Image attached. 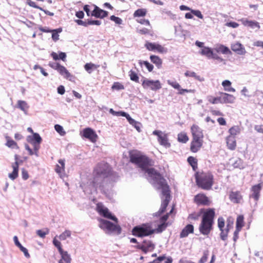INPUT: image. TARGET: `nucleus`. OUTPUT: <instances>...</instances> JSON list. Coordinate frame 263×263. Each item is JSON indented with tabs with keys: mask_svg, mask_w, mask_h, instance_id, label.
<instances>
[{
	"mask_svg": "<svg viewBox=\"0 0 263 263\" xmlns=\"http://www.w3.org/2000/svg\"><path fill=\"white\" fill-rule=\"evenodd\" d=\"M130 160L132 163L136 164L147 174L148 180L155 188L158 190L161 189L162 201L158 212L159 215L162 214L165 211L171 198L169 186L166 180L154 168L148 167L151 165V160L146 156L139 152H135L130 154Z\"/></svg>",
	"mask_w": 263,
	"mask_h": 263,
	"instance_id": "obj_1",
	"label": "nucleus"
},
{
	"mask_svg": "<svg viewBox=\"0 0 263 263\" xmlns=\"http://www.w3.org/2000/svg\"><path fill=\"white\" fill-rule=\"evenodd\" d=\"M110 173L111 168L107 163L102 162L98 164L95 170L94 178L90 189L85 187L83 188L84 191L92 194L96 192L97 189H99L102 192L107 194L111 188V185L107 183L106 179Z\"/></svg>",
	"mask_w": 263,
	"mask_h": 263,
	"instance_id": "obj_2",
	"label": "nucleus"
},
{
	"mask_svg": "<svg viewBox=\"0 0 263 263\" xmlns=\"http://www.w3.org/2000/svg\"><path fill=\"white\" fill-rule=\"evenodd\" d=\"M215 211L213 209L206 210L204 213L201 223L199 226L200 233L204 235H208L212 230Z\"/></svg>",
	"mask_w": 263,
	"mask_h": 263,
	"instance_id": "obj_3",
	"label": "nucleus"
},
{
	"mask_svg": "<svg viewBox=\"0 0 263 263\" xmlns=\"http://www.w3.org/2000/svg\"><path fill=\"white\" fill-rule=\"evenodd\" d=\"M213 176L210 174H202L196 177V182L199 186L204 190H210L213 184Z\"/></svg>",
	"mask_w": 263,
	"mask_h": 263,
	"instance_id": "obj_4",
	"label": "nucleus"
},
{
	"mask_svg": "<svg viewBox=\"0 0 263 263\" xmlns=\"http://www.w3.org/2000/svg\"><path fill=\"white\" fill-rule=\"evenodd\" d=\"M155 230L148 224H143L141 226L135 227L132 231L133 234L137 237L148 236L154 233Z\"/></svg>",
	"mask_w": 263,
	"mask_h": 263,
	"instance_id": "obj_5",
	"label": "nucleus"
},
{
	"mask_svg": "<svg viewBox=\"0 0 263 263\" xmlns=\"http://www.w3.org/2000/svg\"><path fill=\"white\" fill-rule=\"evenodd\" d=\"M99 227L105 231L106 233L115 232L117 234L121 233V228L119 226L106 220L100 219Z\"/></svg>",
	"mask_w": 263,
	"mask_h": 263,
	"instance_id": "obj_6",
	"label": "nucleus"
},
{
	"mask_svg": "<svg viewBox=\"0 0 263 263\" xmlns=\"http://www.w3.org/2000/svg\"><path fill=\"white\" fill-rule=\"evenodd\" d=\"M97 210L98 213L104 217L112 220L117 223L118 219L108 211V209L104 206L101 203H98L97 205Z\"/></svg>",
	"mask_w": 263,
	"mask_h": 263,
	"instance_id": "obj_7",
	"label": "nucleus"
},
{
	"mask_svg": "<svg viewBox=\"0 0 263 263\" xmlns=\"http://www.w3.org/2000/svg\"><path fill=\"white\" fill-rule=\"evenodd\" d=\"M145 47L149 51H157L160 53H165L167 51V48L156 43L146 42Z\"/></svg>",
	"mask_w": 263,
	"mask_h": 263,
	"instance_id": "obj_8",
	"label": "nucleus"
},
{
	"mask_svg": "<svg viewBox=\"0 0 263 263\" xmlns=\"http://www.w3.org/2000/svg\"><path fill=\"white\" fill-rule=\"evenodd\" d=\"M143 88L147 89L149 88L151 90L156 91L161 88V85L159 80L153 81L144 79L142 83Z\"/></svg>",
	"mask_w": 263,
	"mask_h": 263,
	"instance_id": "obj_9",
	"label": "nucleus"
},
{
	"mask_svg": "<svg viewBox=\"0 0 263 263\" xmlns=\"http://www.w3.org/2000/svg\"><path fill=\"white\" fill-rule=\"evenodd\" d=\"M153 134L157 136L158 140L161 145L166 148L169 147L170 146L171 144L168 142V139L166 135L163 134L162 131L156 130L153 132Z\"/></svg>",
	"mask_w": 263,
	"mask_h": 263,
	"instance_id": "obj_10",
	"label": "nucleus"
},
{
	"mask_svg": "<svg viewBox=\"0 0 263 263\" xmlns=\"http://www.w3.org/2000/svg\"><path fill=\"white\" fill-rule=\"evenodd\" d=\"M191 132L193 139H203V134L202 130L197 125H193L191 127Z\"/></svg>",
	"mask_w": 263,
	"mask_h": 263,
	"instance_id": "obj_11",
	"label": "nucleus"
},
{
	"mask_svg": "<svg viewBox=\"0 0 263 263\" xmlns=\"http://www.w3.org/2000/svg\"><path fill=\"white\" fill-rule=\"evenodd\" d=\"M220 96V103L227 104V103H233L235 100V97L233 95L221 92Z\"/></svg>",
	"mask_w": 263,
	"mask_h": 263,
	"instance_id": "obj_12",
	"label": "nucleus"
},
{
	"mask_svg": "<svg viewBox=\"0 0 263 263\" xmlns=\"http://www.w3.org/2000/svg\"><path fill=\"white\" fill-rule=\"evenodd\" d=\"M231 49L239 55H245L246 53V49L239 42L232 44Z\"/></svg>",
	"mask_w": 263,
	"mask_h": 263,
	"instance_id": "obj_13",
	"label": "nucleus"
},
{
	"mask_svg": "<svg viewBox=\"0 0 263 263\" xmlns=\"http://www.w3.org/2000/svg\"><path fill=\"white\" fill-rule=\"evenodd\" d=\"M203 139H193L191 144V151L193 153L197 152L203 144Z\"/></svg>",
	"mask_w": 263,
	"mask_h": 263,
	"instance_id": "obj_14",
	"label": "nucleus"
},
{
	"mask_svg": "<svg viewBox=\"0 0 263 263\" xmlns=\"http://www.w3.org/2000/svg\"><path fill=\"white\" fill-rule=\"evenodd\" d=\"M91 15L97 18H103L107 16L108 12L95 6V9L91 12Z\"/></svg>",
	"mask_w": 263,
	"mask_h": 263,
	"instance_id": "obj_15",
	"label": "nucleus"
},
{
	"mask_svg": "<svg viewBox=\"0 0 263 263\" xmlns=\"http://www.w3.org/2000/svg\"><path fill=\"white\" fill-rule=\"evenodd\" d=\"M239 21H240L244 26L249 27L252 29L257 28L259 29L260 28L259 24L257 22L248 20L245 18H241Z\"/></svg>",
	"mask_w": 263,
	"mask_h": 263,
	"instance_id": "obj_16",
	"label": "nucleus"
},
{
	"mask_svg": "<svg viewBox=\"0 0 263 263\" xmlns=\"http://www.w3.org/2000/svg\"><path fill=\"white\" fill-rule=\"evenodd\" d=\"M61 256V258L58 261V263H71V257L70 255L67 251L64 250L59 252Z\"/></svg>",
	"mask_w": 263,
	"mask_h": 263,
	"instance_id": "obj_17",
	"label": "nucleus"
},
{
	"mask_svg": "<svg viewBox=\"0 0 263 263\" xmlns=\"http://www.w3.org/2000/svg\"><path fill=\"white\" fill-rule=\"evenodd\" d=\"M59 164H57L55 167V172L60 175L61 178L64 176L65 171V160L60 159L58 161Z\"/></svg>",
	"mask_w": 263,
	"mask_h": 263,
	"instance_id": "obj_18",
	"label": "nucleus"
},
{
	"mask_svg": "<svg viewBox=\"0 0 263 263\" xmlns=\"http://www.w3.org/2000/svg\"><path fill=\"white\" fill-rule=\"evenodd\" d=\"M195 200L198 204L208 205L209 201L208 198L203 194H198L195 197Z\"/></svg>",
	"mask_w": 263,
	"mask_h": 263,
	"instance_id": "obj_19",
	"label": "nucleus"
},
{
	"mask_svg": "<svg viewBox=\"0 0 263 263\" xmlns=\"http://www.w3.org/2000/svg\"><path fill=\"white\" fill-rule=\"evenodd\" d=\"M83 136L92 141H95L97 137V135L93 130L90 128H86L84 129Z\"/></svg>",
	"mask_w": 263,
	"mask_h": 263,
	"instance_id": "obj_20",
	"label": "nucleus"
},
{
	"mask_svg": "<svg viewBox=\"0 0 263 263\" xmlns=\"http://www.w3.org/2000/svg\"><path fill=\"white\" fill-rule=\"evenodd\" d=\"M27 140L30 143H38L40 144L42 142V138L40 135L37 133H33L32 136H28L27 137Z\"/></svg>",
	"mask_w": 263,
	"mask_h": 263,
	"instance_id": "obj_21",
	"label": "nucleus"
},
{
	"mask_svg": "<svg viewBox=\"0 0 263 263\" xmlns=\"http://www.w3.org/2000/svg\"><path fill=\"white\" fill-rule=\"evenodd\" d=\"M261 186L260 184H258L252 187V194L250 197L253 198L255 200H257L259 197V193L261 190Z\"/></svg>",
	"mask_w": 263,
	"mask_h": 263,
	"instance_id": "obj_22",
	"label": "nucleus"
},
{
	"mask_svg": "<svg viewBox=\"0 0 263 263\" xmlns=\"http://www.w3.org/2000/svg\"><path fill=\"white\" fill-rule=\"evenodd\" d=\"M194 232V227L192 224H187L181 231L180 234V238L186 237L190 233Z\"/></svg>",
	"mask_w": 263,
	"mask_h": 263,
	"instance_id": "obj_23",
	"label": "nucleus"
},
{
	"mask_svg": "<svg viewBox=\"0 0 263 263\" xmlns=\"http://www.w3.org/2000/svg\"><path fill=\"white\" fill-rule=\"evenodd\" d=\"M227 144L228 148L231 150H234L236 146L235 137L232 136H229L227 139Z\"/></svg>",
	"mask_w": 263,
	"mask_h": 263,
	"instance_id": "obj_24",
	"label": "nucleus"
},
{
	"mask_svg": "<svg viewBox=\"0 0 263 263\" xmlns=\"http://www.w3.org/2000/svg\"><path fill=\"white\" fill-rule=\"evenodd\" d=\"M214 50L217 52H220L222 54H231V52L229 48L223 45H217L215 48Z\"/></svg>",
	"mask_w": 263,
	"mask_h": 263,
	"instance_id": "obj_25",
	"label": "nucleus"
},
{
	"mask_svg": "<svg viewBox=\"0 0 263 263\" xmlns=\"http://www.w3.org/2000/svg\"><path fill=\"white\" fill-rule=\"evenodd\" d=\"M213 50L209 47H204L200 51V53L202 55L206 56L208 58L211 59L213 54Z\"/></svg>",
	"mask_w": 263,
	"mask_h": 263,
	"instance_id": "obj_26",
	"label": "nucleus"
},
{
	"mask_svg": "<svg viewBox=\"0 0 263 263\" xmlns=\"http://www.w3.org/2000/svg\"><path fill=\"white\" fill-rule=\"evenodd\" d=\"M230 198L233 202L238 203L241 199V196L239 192H232L230 195Z\"/></svg>",
	"mask_w": 263,
	"mask_h": 263,
	"instance_id": "obj_27",
	"label": "nucleus"
},
{
	"mask_svg": "<svg viewBox=\"0 0 263 263\" xmlns=\"http://www.w3.org/2000/svg\"><path fill=\"white\" fill-rule=\"evenodd\" d=\"M58 71L65 78L70 80L69 78L71 75L64 66L61 65Z\"/></svg>",
	"mask_w": 263,
	"mask_h": 263,
	"instance_id": "obj_28",
	"label": "nucleus"
},
{
	"mask_svg": "<svg viewBox=\"0 0 263 263\" xmlns=\"http://www.w3.org/2000/svg\"><path fill=\"white\" fill-rule=\"evenodd\" d=\"M142 245L145 248L143 250V252L145 253L154 249V245L151 241L144 240L143 241Z\"/></svg>",
	"mask_w": 263,
	"mask_h": 263,
	"instance_id": "obj_29",
	"label": "nucleus"
},
{
	"mask_svg": "<svg viewBox=\"0 0 263 263\" xmlns=\"http://www.w3.org/2000/svg\"><path fill=\"white\" fill-rule=\"evenodd\" d=\"M150 59L152 62L155 64L158 68L161 67L162 61L159 57L152 55L150 56Z\"/></svg>",
	"mask_w": 263,
	"mask_h": 263,
	"instance_id": "obj_30",
	"label": "nucleus"
},
{
	"mask_svg": "<svg viewBox=\"0 0 263 263\" xmlns=\"http://www.w3.org/2000/svg\"><path fill=\"white\" fill-rule=\"evenodd\" d=\"M184 75L186 77L194 78L196 80H198L200 82H203L204 80L203 77L197 75V74L194 71H186L185 72Z\"/></svg>",
	"mask_w": 263,
	"mask_h": 263,
	"instance_id": "obj_31",
	"label": "nucleus"
},
{
	"mask_svg": "<svg viewBox=\"0 0 263 263\" xmlns=\"http://www.w3.org/2000/svg\"><path fill=\"white\" fill-rule=\"evenodd\" d=\"M241 132V128L238 126H234L230 128L229 130L230 133L229 136H232L233 137H235L236 136L238 135Z\"/></svg>",
	"mask_w": 263,
	"mask_h": 263,
	"instance_id": "obj_32",
	"label": "nucleus"
},
{
	"mask_svg": "<svg viewBox=\"0 0 263 263\" xmlns=\"http://www.w3.org/2000/svg\"><path fill=\"white\" fill-rule=\"evenodd\" d=\"M222 85L224 88V90L229 92H235V89L231 87V82L229 80H224L222 82Z\"/></svg>",
	"mask_w": 263,
	"mask_h": 263,
	"instance_id": "obj_33",
	"label": "nucleus"
},
{
	"mask_svg": "<svg viewBox=\"0 0 263 263\" xmlns=\"http://www.w3.org/2000/svg\"><path fill=\"white\" fill-rule=\"evenodd\" d=\"M6 139L7 140L6 145L7 146L11 148H18V146H17V143L15 141L11 139V138L9 137L6 136Z\"/></svg>",
	"mask_w": 263,
	"mask_h": 263,
	"instance_id": "obj_34",
	"label": "nucleus"
},
{
	"mask_svg": "<svg viewBox=\"0 0 263 263\" xmlns=\"http://www.w3.org/2000/svg\"><path fill=\"white\" fill-rule=\"evenodd\" d=\"M99 67V65L92 63H86L84 65V68L89 73H91L93 70L96 69Z\"/></svg>",
	"mask_w": 263,
	"mask_h": 263,
	"instance_id": "obj_35",
	"label": "nucleus"
},
{
	"mask_svg": "<svg viewBox=\"0 0 263 263\" xmlns=\"http://www.w3.org/2000/svg\"><path fill=\"white\" fill-rule=\"evenodd\" d=\"M117 114H120L121 116L125 117L130 124L135 123V120L132 118L126 112L124 111H118V112H117Z\"/></svg>",
	"mask_w": 263,
	"mask_h": 263,
	"instance_id": "obj_36",
	"label": "nucleus"
},
{
	"mask_svg": "<svg viewBox=\"0 0 263 263\" xmlns=\"http://www.w3.org/2000/svg\"><path fill=\"white\" fill-rule=\"evenodd\" d=\"M17 107L25 112H26L27 109L28 108V106L27 103L25 101L22 100L18 101Z\"/></svg>",
	"mask_w": 263,
	"mask_h": 263,
	"instance_id": "obj_37",
	"label": "nucleus"
},
{
	"mask_svg": "<svg viewBox=\"0 0 263 263\" xmlns=\"http://www.w3.org/2000/svg\"><path fill=\"white\" fill-rule=\"evenodd\" d=\"M62 31V29L60 28L57 29L52 30L51 32H52V40L56 42L59 39V33L61 32Z\"/></svg>",
	"mask_w": 263,
	"mask_h": 263,
	"instance_id": "obj_38",
	"label": "nucleus"
},
{
	"mask_svg": "<svg viewBox=\"0 0 263 263\" xmlns=\"http://www.w3.org/2000/svg\"><path fill=\"white\" fill-rule=\"evenodd\" d=\"M71 231L69 230H66L64 232H63L60 236H59V239L61 240H65L67 238H69L71 236Z\"/></svg>",
	"mask_w": 263,
	"mask_h": 263,
	"instance_id": "obj_39",
	"label": "nucleus"
},
{
	"mask_svg": "<svg viewBox=\"0 0 263 263\" xmlns=\"http://www.w3.org/2000/svg\"><path fill=\"white\" fill-rule=\"evenodd\" d=\"M139 64L141 66L143 65H144L146 67V68L147 69L148 71H149V72L152 71L153 70V68H154L153 65L152 64H150L147 61H142L139 60Z\"/></svg>",
	"mask_w": 263,
	"mask_h": 263,
	"instance_id": "obj_40",
	"label": "nucleus"
},
{
	"mask_svg": "<svg viewBox=\"0 0 263 263\" xmlns=\"http://www.w3.org/2000/svg\"><path fill=\"white\" fill-rule=\"evenodd\" d=\"M178 140L180 142L185 143L189 140V138L186 134L181 133L178 135Z\"/></svg>",
	"mask_w": 263,
	"mask_h": 263,
	"instance_id": "obj_41",
	"label": "nucleus"
},
{
	"mask_svg": "<svg viewBox=\"0 0 263 263\" xmlns=\"http://www.w3.org/2000/svg\"><path fill=\"white\" fill-rule=\"evenodd\" d=\"M146 10L144 9H139L134 13V17L144 16L146 15Z\"/></svg>",
	"mask_w": 263,
	"mask_h": 263,
	"instance_id": "obj_42",
	"label": "nucleus"
},
{
	"mask_svg": "<svg viewBox=\"0 0 263 263\" xmlns=\"http://www.w3.org/2000/svg\"><path fill=\"white\" fill-rule=\"evenodd\" d=\"M129 76L130 77V79L131 80L135 81L136 82H138L139 81V77L137 74L133 70H130L129 72Z\"/></svg>",
	"mask_w": 263,
	"mask_h": 263,
	"instance_id": "obj_43",
	"label": "nucleus"
},
{
	"mask_svg": "<svg viewBox=\"0 0 263 263\" xmlns=\"http://www.w3.org/2000/svg\"><path fill=\"white\" fill-rule=\"evenodd\" d=\"M54 128L55 130L61 136L65 135L66 132L64 130V129L62 126L59 124L54 125Z\"/></svg>",
	"mask_w": 263,
	"mask_h": 263,
	"instance_id": "obj_44",
	"label": "nucleus"
},
{
	"mask_svg": "<svg viewBox=\"0 0 263 263\" xmlns=\"http://www.w3.org/2000/svg\"><path fill=\"white\" fill-rule=\"evenodd\" d=\"M167 83L174 89H180V84L176 81L168 80H167Z\"/></svg>",
	"mask_w": 263,
	"mask_h": 263,
	"instance_id": "obj_45",
	"label": "nucleus"
},
{
	"mask_svg": "<svg viewBox=\"0 0 263 263\" xmlns=\"http://www.w3.org/2000/svg\"><path fill=\"white\" fill-rule=\"evenodd\" d=\"M53 244L58 249L59 252L63 250L62 248L61 242L57 239V236L53 240Z\"/></svg>",
	"mask_w": 263,
	"mask_h": 263,
	"instance_id": "obj_46",
	"label": "nucleus"
},
{
	"mask_svg": "<svg viewBox=\"0 0 263 263\" xmlns=\"http://www.w3.org/2000/svg\"><path fill=\"white\" fill-rule=\"evenodd\" d=\"M187 161L191 164L194 170H195V167H197V161L194 157H189L187 159Z\"/></svg>",
	"mask_w": 263,
	"mask_h": 263,
	"instance_id": "obj_47",
	"label": "nucleus"
},
{
	"mask_svg": "<svg viewBox=\"0 0 263 263\" xmlns=\"http://www.w3.org/2000/svg\"><path fill=\"white\" fill-rule=\"evenodd\" d=\"M211 59H213L214 60H216L218 61V62L220 63L222 62L223 63V64H226V60L222 58L221 57H219L218 54L216 53H213L212 57Z\"/></svg>",
	"mask_w": 263,
	"mask_h": 263,
	"instance_id": "obj_48",
	"label": "nucleus"
},
{
	"mask_svg": "<svg viewBox=\"0 0 263 263\" xmlns=\"http://www.w3.org/2000/svg\"><path fill=\"white\" fill-rule=\"evenodd\" d=\"M49 233V230L46 229L45 231L39 230L36 231V234L41 238H44L45 236Z\"/></svg>",
	"mask_w": 263,
	"mask_h": 263,
	"instance_id": "obj_49",
	"label": "nucleus"
},
{
	"mask_svg": "<svg viewBox=\"0 0 263 263\" xmlns=\"http://www.w3.org/2000/svg\"><path fill=\"white\" fill-rule=\"evenodd\" d=\"M112 89L122 90L124 88V86L119 82L115 83L111 87Z\"/></svg>",
	"mask_w": 263,
	"mask_h": 263,
	"instance_id": "obj_50",
	"label": "nucleus"
},
{
	"mask_svg": "<svg viewBox=\"0 0 263 263\" xmlns=\"http://www.w3.org/2000/svg\"><path fill=\"white\" fill-rule=\"evenodd\" d=\"M208 100L210 102L214 104L219 103H220V96L215 98L210 97Z\"/></svg>",
	"mask_w": 263,
	"mask_h": 263,
	"instance_id": "obj_51",
	"label": "nucleus"
},
{
	"mask_svg": "<svg viewBox=\"0 0 263 263\" xmlns=\"http://www.w3.org/2000/svg\"><path fill=\"white\" fill-rule=\"evenodd\" d=\"M221 231V233H220V238L221 239H222L223 240H226L227 238V234H228V233L229 231H227V229H224L223 228V229L222 230H220Z\"/></svg>",
	"mask_w": 263,
	"mask_h": 263,
	"instance_id": "obj_52",
	"label": "nucleus"
},
{
	"mask_svg": "<svg viewBox=\"0 0 263 263\" xmlns=\"http://www.w3.org/2000/svg\"><path fill=\"white\" fill-rule=\"evenodd\" d=\"M191 13L199 18L202 19L203 18V16L201 12L198 10L193 9L192 10H191Z\"/></svg>",
	"mask_w": 263,
	"mask_h": 263,
	"instance_id": "obj_53",
	"label": "nucleus"
},
{
	"mask_svg": "<svg viewBox=\"0 0 263 263\" xmlns=\"http://www.w3.org/2000/svg\"><path fill=\"white\" fill-rule=\"evenodd\" d=\"M233 220H232L230 218H228L227 221V231H229L230 229L233 228Z\"/></svg>",
	"mask_w": 263,
	"mask_h": 263,
	"instance_id": "obj_54",
	"label": "nucleus"
},
{
	"mask_svg": "<svg viewBox=\"0 0 263 263\" xmlns=\"http://www.w3.org/2000/svg\"><path fill=\"white\" fill-rule=\"evenodd\" d=\"M27 4L32 7L39 9L41 10H43V9L41 7L37 6L35 2H32L31 0H27Z\"/></svg>",
	"mask_w": 263,
	"mask_h": 263,
	"instance_id": "obj_55",
	"label": "nucleus"
},
{
	"mask_svg": "<svg viewBox=\"0 0 263 263\" xmlns=\"http://www.w3.org/2000/svg\"><path fill=\"white\" fill-rule=\"evenodd\" d=\"M224 226V220L223 218L220 217L218 219V227L220 230L223 229Z\"/></svg>",
	"mask_w": 263,
	"mask_h": 263,
	"instance_id": "obj_56",
	"label": "nucleus"
},
{
	"mask_svg": "<svg viewBox=\"0 0 263 263\" xmlns=\"http://www.w3.org/2000/svg\"><path fill=\"white\" fill-rule=\"evenodd\" d=\"M110 20L114 21L116 24H121L122 23V20L117 16H115V15H111L110 17Z\"/></svg>",
	"mask_w": 263,
	"mask_h": 263,
	"instance_id": "obj_57",
	"label": "nucleus"
},
{
	"mask_svg": "<svg viewBox=\"0 0 263 263\" xmlns=\"http://www.w3.org/2000/svg\"><path fill=\"white\" fill-rule=\"evenodd\" d=\"M243 221L242 217L239 216L237 219L236 227L237 229H239L242 227V223Z\"/></svg>",
	"mask_w": 263,
	"mask_h": 263,
	"instance_id": "obj_58",
	"label": "nucleus"
},
{
	"mask_svg": "<svg viewBox=\"0 0 263 263\" xmlns=\"http://www.w3.org/2000/svg\"><path fill=\"white\" fill-rule=\"evenodd\" d=\"M18 176V171L16 170H13L11 173H10L9 174V177L12 179L14 180L16 179Z\"/></svg>",
	"mask_w": 263,
	"mask_h": 263,
	"instance_id": "obj_59",
	"label": "nucleus"
},
{
	"mask_svg": "<svg viewBox=\"0 0 263 263\" xmlns=\"http://www.w3.org/2000/svg\"><path fill=\"white\" fill-rule=\"evenodd\" d=\"M32 144L33 145V152L34 153V155L38 157L39 156L38 151L40 148V144L35 143H33Z\"/></svg>",
	"mask_w": 263,
	"mask_h": 263,
	"instance_id": "obj_60",
	"label": "nucleus"
},
{
	"mask_svg": "<svg viewBox=\"0 0 263 263\" xmlns=\"http://www.w3.org/2000/svg\"><path fill=\"white\" fill-rule=\"evenodd\" d=\"M49 65L50 67H51L54 69L57 70V71L59 70L60 67L61 66L59 63L55 62L49 63Z\"/></svg>",
	"mask_w": 263,
	"mask_h": 263,
	"instance_id": "obj_61",
	"label": "nucleus"
},
{
	"mask_svg": "<svg viewBox=\"0 0 263 263\" xmlns=\"http://www.w3.org/2000/svg\"><path fill=\"white\" fill-rule=\"evenodd\" d=\"M226 25L228 27H232L233 28H236L239 26V24L238 23L234 22L227 23Z\"/></svg>",
	"mask_w": 263,
	"mask_h": 263,
	"instance_id": "obj_62",
	"label": "nucleus"
},
{
	"mask_svg": "<svg viewBox=\"0 0 263 263\" xmlns=\"http://www.w3.org/2000/svg\"><path fill=\"white\" fill-rule=\"evenodd\" d=\"M166 227V224L165 222H162L161 224L158 226V228L157 229L158 232H161Z\"/></svg>",
	"mask_w": 263,
	"mask_h": 263,
	"instance_id": "obj_63",
	"label": "nucleus"
},
{
	"mask_svg": "<svg viewBox=\"0 0 263 263\" xmlns=\"http://www.w3.org/2000/svg\"><path fill=\"white\" fill-rule=\"evenodd\" d=\"M254 129L258 133L263 134V125H257L254 127Z\"/></svg>",
	"mask_w": 263,
	"mask_h": 263,
	"instance_id": "obj_64",
	"label": "nucleus"
}]
</instances>
